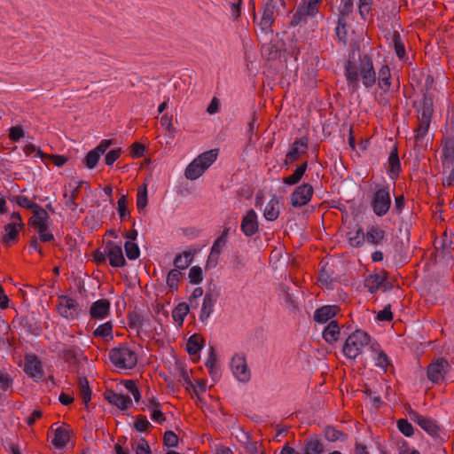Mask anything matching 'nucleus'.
<instances>
[{"label":"nucleus","instance_id":"1","mask_svg":"<svg viewBox=\"0 0 454 454\" xmlns=\"http://www.w3.org/2000/svg\"><path fill=\"white\" fill-rule=\"evenodd\" d=\"M344 75L348 85L356 88L361 81L364 88L371 89L376 84L377 73L371 56L364 54L359 57L358 64L348 60L345 62Z\"/></svg>","mask_w":454,"mask_h":454},{"label":"nucleus","instance_id":"59","mask_svg":"<svg viewBox=\"0 0 454 454\" xmlns=\"http://www.w3.org/2000/svg\"><path fill=\"white\" fill-rule=\"evenodd\" d=\"M123 385L125 388L131 393L136 402H138L141 399L140 390L137 388V384L132 380H126L123 381Z\"/></svg>","mask_w":454,"mask_h":454},{"label":"nucleus","instance_id":"12","mask_svg":"<svg viewBox=\"0 0 454 454\" xmlns=\"http://www.w3.org/2000/svg\"><path fill=\"white\" fill-rule=\"evenodd\" d=\"M408 416L411 421L418 424L429 435L437 436L439 434L440 428L434 419L425 417L412 409H409Z\"/></svg>","mask_w":454,"mask_h":454},{"label":"nucleus","instance_id":"14","mask_svg":"<svg viewBox=\"0 0 454 454\" xmlns=\"http://www.w3.org/2000/svg\"><path fill=\"white\" fill-rule=\"evenodd\" d=\"M309 140L306 137H301L294 140L291 145L289 152L286 155L283 165L288 167L293 162L298 160L301 154L306 153L308 150Z\"/></svg>","mask_w":454,"mask_h":454},{"label":"nucleus","instance_id":"52","mask_svg":"<svg viewBox=\"0 0 454 454\" xmlns=\"http://www.w3.org/2000/svg\"><path fill=\"white\" fill-rule=\"evenodd\" d=\"M442 184L444 186H451L454 184V164H442Z\"/></svg>","mask_w":454,"mask_h":454},{"label":"nucleus","instance_id":"57","mask_svg":"<svg viewBox=\"0 0 454 454\" xmlns=\"http://www.w3.org/2000/svg\"><path fill=\"white\" fill-rule=\"evenodd\" d=\"M190 283L198 285L203 280L202 270L200 266H192L189 270L188 275Z\"/></svg>","mask_w":454,"mask_h":454},{"label":"nucleus","instance_id":"39","mask_svg":"<svg viewBox=\"0 0 454 454\" xmlns=\"http://www.w3.org/2000/svg\"><path fill=\"white\" fill-rule=\"evenodd\" d=\"M190 304L186 302L178 303L172 311V317L180 326L183 325L185 317L190 311Z\"/></svg>","mask_w":454,"mask_h":454},{"label":"nucleus","instance_id":"33","mask_svg":"<svg viewBox=\"0 0 454 454\" xmlns=\"http://www.w3.org/2000/svg\"><path fill=\"white\" fill-rule=\"evenodd\" d=\"M383 280H386L385 274H370L364 279V287L370 294H374L381 288Z\"/></svg>","mask_w":454,"mask_h":454},{"label":"nucleus","instance_id":"6","mask_svg":"<svg viewBox=\"0 0 454 454\" xmlns=\"http://www.w3.org/2000/svg\"><path fill=\"white\" fill-rule=\"evenodd\" d=\"M322 0H301L291 19V25L298 26L306 23L309 17H314L318 12Z\"/></svg>","mask_w":454,"mask_h":454},{"label":"nucleus","instance_id":"60","mask_svg":"<svg viewBox=\"0 0 454 454\" xmlns=\"http://www.w3.org/2000/svg\"><path fill=\"white\" fill-rule=\"evenodd\" d=\"M121 153V148L117 147L107 152L105 157V162L107 166H113L114 163L119 159Z\"/></svg>","mask_w":454,"mask_h":454},{"label":"nucleus","instance_id":"23","mask_svg":"<svg viewBox=\"0 0 454 454\" xmlns=\"http://www.w3.org/2000/svg\"><path fill=\"white\" fill-rule=\"evenodd\" d=\"M111 303L107 299H99L94 301L90 308L91 318L103 320L110 314Z\"/></svg>","mask_w":454,"mask_h":454},{"label":"nucleus","instance_id":"31","mask_svg":"<svg viewBox=\"0 0 454 454\" xmlns=\"http://www.w3.org/2000/svg\"><path fill=\"white\" fill-rule=\"evenodd\" d=\"M227 241L219 237L214 241L207 257V265L211 264L212 266H215L218 263L220 255L223 253Z\"/></svg>","mask_w":454,"mask_h":454},{"label":"nucleus","instance_id":"48","mask_svg":"<svg viewBox=\"0 0 454 454\" xmlns=\"http://www.w3.org/2000/svg\"><path fill=\"white\" fill-rule=\"evenodd\" d=\"M180 275L181 271L177 269H173L168 273L166 283L171 291H176L178 289Z\"/></svg>","mask_w":454,"mask_h":454},{"label":"nucleus","instance_id":"5","mask_svg":"<svg viewBox=\"0 0 454 454\" xmlns=\"http://www.w3.org/2000/svg\"><path fill=\"white\" fill-rule=\"evenodd\" d=\"M433 114V99L430 97L424 95L417 111V117L419 121L418 128L415 130V142L417 145L423 143L424 138L428 132Z\"/></svg>","mask_w":454,"mask_h":454},{"label":"nucleus","instance_id":"24","mask_svg":"<svg viewBox=\"0 0 454 454\" xmlns=\"http://www.w3.org/2000/svg\"><path fill=\"white\" fill-rule=\"evenodd\" d=\"M82 185H86L87 189L90 188V185L88 183H86L84 181H78V182H75V185H74V186H71V184H69V186L71 187L70 192H66L63 194V197L65 200V201H64L65 206L72 211H75L78 207V204L75 202V200L77 199V197L79 195L80 188Z\"/></svg>","mask_w":454,"mask_h":454},{"label":"nucleus","instance_id":"45","mask_svg":"<svg viewBox=\"0 0 454 454\" xmlns=\"http://www.w3.org/2000/svg\"><path fill=\"white\" fill-rule=\"evenodd\" d=\"M349 20H343V18L337 19V26L335 27V33L338 39L344 43L348 40V23Z\"/></svg>","mask_w":454,"mask_h":454},{"label":"nucleus","instance_id":"18","mask_svg":"<svg viewBox=\"0 0 454 454\" xmlns=\"http://www.w3.org/2000/svg\"><path fill=\"white\" fill-rule=\"evenodd\" d=\"M218 294L207 292L203 297L202 306L200 309L199 318L201 323L206 325L214 312V307L217 301Z\"/></svg>","mask_w":454,"mask_h":454},{"label":"nucleus","instance_id":"62","mask_svg":"<svg viewBox=\"0 0 454 454\" xmlns=\"http://www.w3.org/2000/svg\"><path fill=\"white\" fill-rule=\"evenodd\" d=\"M163 443L168 447H176L178 443V436L171 430L164 433Z\"/></svg>","mask_w":454,"mask_h":454},{"label":"nucleus","instance_id":"50","mask_svg":"<svg viewBox=\"0 0 454 454\" xmlns=\"http://www.w3.org/2000/svg\"><path fill=\"white\" fill-rule=\"evenodd\" d=\"M112 333H113V324L112 322H106L104 324L99 325L93 332V335L95 337H100V338H106L111 337L112 338Z\"/></svg>","mask_w":454,"mask_h":454},{"label":"nucleus","instance_id":"42","mask_svg":"<svg viewBox=\"0 0 454 454\" xmlns=\"http://www.w3.org/2000/svg\"><path fill=\"white\" fill-rule=\"evenodd\" d=\"M204 340L200 334H193L187 340L186 351L190 355H196L202 348V343Z\"/></svg>","mask_w":454,"mask_h":454},{"label":"nucleus","instance_id":"51","mask_svg":"<svg viewBox=\"0 0 454 454\" xmlns=\"http://www.w3.org/2000/svg\"><path fill=\"white\" fill-rule=\"evenodd\" d=\"M372 4L373 0L358 1V12L362 20H366L369 15L372 14Z\"/></svg>","mask_w":454,"mask_h":454},{"label":"nucleus","instance_id":"9","mask_svg":"<svg viewBox=\"0 0 454 454\" xmlns=\"http://www.w3.org/2000/svg\"><path fill=\"white\" fill-rule=\"evenodd\" d=\"M57 310L62 317L67 320H74L79 317L81 309L75 299L67 295H62L59 297Z\"/></svg>","mask_w":454,"mask_h":454},{"label":"nucleus","instance_id":"58","mask_svg":"<svg viewBox=\"0 0 454 454\" xmlns=\"http://www.w3.org/2000/svg\"><path fill=\"white\" fill-rule=\"evenodd\" d=\"M397 427L399 431L407 437H410L414 434L413 427L407 419H399L397 422Z\"/></svg>","mask_w":454,"mask_h":454},{"label":"nucleus","instance_id":"35","mask_svg":"<svg viewBox=\"0 0 454 454\" xmlns=\"http://www.w3.org/2000/svg\"><path fill=\"white\" fill-rule=\"evenodd\" d=\"M301 451L303 454H323L324 445L317 436L305 440Z\"/></svg>","mask_w":454,"mask_h":454},{"label":"nucleus","instance_id":"26","mask_svg":"<svg viewBox=\"0 0 454 454\" xmlns=\"http://www.w3.org/2000/svg\"><path fill=\"white\" fill-rule=\"evenodd\" d=\"M341 332L337 320H332L324 328L322 337L326 343L333 345L340 339Z\"/></svg>","mask_w":454,"mask_h":454},{"label":"nucleus","instance_id":"10","mask_svg":"<svg viewBox=\"0 0 454 454\" xmlns=\"http://www.w3.org/2000/svg\"><path fill=\"white\" fill-rule=\"evenodd\" d=\"M231 370L239 382L247 383L251 379V372L247 366L246 356L242 354H236L232 356Z\"/></svg>","mask_w":454,"mask_h":454},{"label":"nucleus","instance_id":"30","mask_svg":"<svg viewBox=\"0 0 454 454\" xmlns=\"http://www.w3.org/2000/svg\"><path fill=\"white\" fill-rule=\"evenodd\" d=\"M376 82L382 91L387 92L390 90L392 84L391 71L387 65L384 64L379 69Z\"/></svg>","mask_w":454,"mask_h":454},{"label":"nucleus","instance_id":"7","mask_svg":"<svg viewBox=\"0 0 454 454\" xmlns=\"http://www.w3.org/2000/svg\"><path fill=\"white\" fill-rule=\"evenodd\" d=\"M285 5L284 0H267L263 6L262 15L259 22L260 28L264 33L271 32L275 16L279 12V7Z\"/></svg>","mask_w":454,"mask_h":454},{"label":"nucleus","instance_id":"19","mask_svg":"<svg viewBox=\"0 0 454 454\" xmlns=\"http://www.w3.org/2000/svg\"><path fill=\"white\" fill-rule=\"evenodd\" d=\"M340 311L337 305H324L314 311L313 320L317 324H326L327 322L334 320L333 317Z\"/></svg>","mask_w":454,"mask_h":454},{"label":"nucleus","instance_id":"25","mask_svg":"<svg viewBox=\"0 0 454 454\" xmlns=\"http://www.w3.org/2000/svg\"><path fill=\"white\" fill-rule=\"evenodd\" d=\"M60 353L65 362L70 364H78L83 358L82 349L79 347L74 345H63L60 349Z\"/></svg>","mask_w":454,"mask_h":454},{"label":"nucleus","instance_id":"37","mask_svg":"<svg viewBox=\"0 0 454 454\" xmlns=\"http://www.w3.org/2000/svg\"><path fill=\"white\" fill-rule=\"evenodd\" d=\"M206 170L195 158L188 164L184 170V176L189 180H196L200 177Z\"/></svg>","mask_w":454,"mask_h":454},{"label":"nucleus","instance_id":"53","mask_svg":"<svg viewBox=\"0 0 454 454\" xmlns=\"http://www.w3.org/2000/svg\"><path fill=\"white\" fill-rule=\"evenodd\" d=\"M124 249L128 259L136 260L140 256V248L135 242L126 241Z\"/></svg>","mask_w":454,"mask_h":454},{"label":"nucleus","instance_id":"20","mask_svg":"<svg viewBox=\"0 0 454 454\" xmlns=\"http://www.w3.org/2000/svg\"><path fill=\"white\" fill-rule=\"evenodd\" d=\"M50 223V216L46 209L39 205L37 208L33 210V215L28 220V224L35 228L36 231H43V228H48Z\"/></svg>","mask_w":454,"mask_h":454},{"label":"nucleus","instance_id":"46","mask_svg":"<svg viewBox=\"0 0 454 454\" xmlns=\"http://www.w3.org/2000/svg\"><path fill=\"white\" fill-rule=\"evenodd\" d=\"M348 239L349 244L354 247H360L365 241V234L361 229L356 231H350L348 233Z\"/></svg>","mask_w":454,"mask_h":454},{"label":"nucleus","instance_id":"36","mask_svg":"<svg viewBox=\"0 0 454 454\" xmlns=\"http://www.w3.org/2000/svg\"><path fill=\"white\" fill-rule=\"evenodd\" d=\"M22 228L23 227H20L15 224H12V223L5 224L4 230V235H3V243L6 247H9L12 243L18 241L19 233Z\"/></svg>","mask_w":454,"mask_h":454},{"label":"nucleus","instance_id":"54","mask_svg":"<svg viewBox=\"0 0 454 454\" xmlns=\"http://www.w3.org/2000/svg\"><path fill=\"white\" fill-rule=\"evenodd\" d=\"M117 212L121 221L126 220L130 215L127 207V199L124 194H122L117 201Z\"/></svg>","mask_w":454,"mask_h":454},{"label":"nucleus","instance_id":"28","mask_svg":"<svg viewBox=\"0 0 454 454\" xmlns=\"http://www.w3.org/2000/svg\"><path fill=\"white\" fill-rule=\"evenodd\" d=\"M387 161H388V165H389V169H388L389 177H390V179L395 181L398 178L399 174L402 170L401 162H400V159L398 156V151H397L396 146H394L392 148V150L389 153Z\"/></svg>","mask_w":454,"mask_h":454},{"label":"nucleus","instance_id":"29","mask_svg":"<svg viewBox=\"0 0 454 454\" xmlns=\"http://www.w3.org/2000/svg\"><path fill=\"white\" fill-rule=\"evenodd\" d=\"M386 238V231L377 225H370L367 227L365 233V240L373 245L379 246L382 244Z\"/></svg>","mask_w":454,"mask_h":454},{"label":"nucleus","instance_id":"41","mask_svg":"<svg viewBox=\"0 0 454 454\" xmlns=\"http://www.w3.org/2000/svg\"><path fill=\"white\" fill-rule=\"evenodd\" d=\"M356 0H340L338 7V18L350 20L354 12V3Z\"/></svg>","mask_w":454,"mask_h":454},{"label":"nucleus","instance_id":"55","mask_svg":"<svg viewBox=\"0 0 454 454\" xmlns=\"http://www.w3.org/2000/svg\"><path fill=\"white\" fill-rule=\"evenodd\" d=\"M12 200L15 202L19 207L27 209H31L32 211L37 208L38 206V204L29 200L28 198L22 195H16L12 198Z\"/></svg>","mask_w":454,"mask_h":454},{"label":"nucleus","instance_id":"64","mask_svg":"<svg viewBox=\"0 0 454 454\" xmlns=\"http://www.w3.org/2000/svg\"><path fill=\"white\" fill-rule=\"evenodd\" d=\"M136 454H152L148 442L143 437L137 442Z\"/></svg>","mask_w":454,"mask_h":454},{"label":"nucleus","instance_id":"38","mask_svg":"<svg viewBox=\"0 0 454 454\" xmlns=\"http://www.w3.org/2000/svg\"><path fill=\"white\" fill-rule=\"evenodd\" d=\"M69 437L70 434L67 429L63 427H58L55 430L54 437L51 440V443L54 445L55 448L62 449L66 447V445L67 444Z\"/></svg>","mask_w":454,"mask_h":454},{"label":"nucleus","instance_id":"47","mask_svg":"<svg viewBox=\"0 0 454 454\" xmlns=\"http://www.w3.org/2000/svg\"><path fill=\"white\" fill-rule=\"evenodd\" d=\"M147 200V184H143L137 189V207L138 211H142L146 207Z\"/></svg>","mask_w":454,"mask_h":454},{"label":"nucleus","instance_id":"16","mask_svg":"<svg viewBox=\"0 0 454 454\" xmlns=\"http://www.w3.org/2000/svg\"><path fill=\"white\" fill-rule=\"evenodd\" d=\"M112 143L113 140L111 139H104L99 143V145L97 147L90 150L85 157V166L90 169L94 168L97 166L100 156L106 153V151L110 147Z\"/></svg>","mask_w":454,"mask_h":454},{"label":"nucleus","instance_id":"21","mask_svg":"<svg viewBox=\"0 0 454 454\" xmlns=\"http://www.w3.org/2000/svg\"><path fill=\"white\" fill-rule=\"evenodd\" d=\"M104 397L109 403L121 411L127 410L131 404L129 395L117 393L112 389H107L104 394Z\"/></svg>","mask_w":454,"mask_h":454},{"label":"nucleus","instance_id":"61","mask_svg":"<svg viewBox=\"0 0 454 454\" xmlns=\"http://www.w3.org/2000/svg\"><path fill=\"white\" fill-rule=\"evenodd\" d=\"M25 136V131L21 126H12L9 129V138L12 142H18Z\"/></svg>","mask_w":454,"mask_h":454},{"label":"nucleus","instance_id":"11","mask_svg":"<svg viewBox=\"0 0 454 454\" xmlns=\"http://www.w3.org/2000/svg\"><path fill=\"white\" fill-rule=\"evenodd\" d=\"M313 193V186L309 183H304L296 186L291 193L290 203L294 207H301L311 200Z\"/></svg>","mask_w":454,"mask_h":454},{"label":"nucleus","instance_id":"8","mask_svg":"<svg viewBox=\"0 0 454 454\" xmlns=\"http://www.w3.org/2000/svg\"><path fill=\"white\" fill-rule=\"evenodd\" d=\"M450 370V364L445 358H438L432 361L427 368V379L434 383L439 384L445 379L446 374Z\"/></svg>","mask_w":454,"mask_h":454},{"label":"nucleus","instance_id":"49","mask_svg":"<svg viewBox=\"0 0 454 454\" xmlns=\"http://www.w3.org/2000/svg\"><path fill=\"white\" fill-rule=\"evenodd\" d=\"M392 43L394 50L397 57L402 59L405 57V48L402 42L401 35L398 32H395L392 35Z\"/></svg>","mask_w":454,"mask_h":454},{"label":"nucleus","instance_id":"3","mask_svg":"<svg viewBox=\"0 0 454 454\" xmlns=\"http://www.w3.org/2000/svg\"><path fill=\"white\" fill-rule=\"evenodd\" d=\"M372 342L371 336L366 332L360 329L356 330L347 337L342 347L343 355L346 358L355 361L363 353L365 347L369 346L371 349Z\"/></svg>","mask_w":454,"mask_h":454},{"label":"nucleus","instance_id":"17","mask_svg":"<svg viewBox=\"0 0 454 454\" xmlns=\"http://www.w3.org/2000/svg\"><path fill=\"white\" fill-rule=\"evenodd\" d=\"M106 254L109 260V264L114 268H121L126 264V260L123 256L122 248L113 241L106 243Z\"/></svg>","mask_w":454,"mask_h":454},{"label":"nucleus","instance_id":"32","mask_svg":"<svg viewBox=\"0 0 454 454\" xmlns=\"http://www.w3.org/2000/svg\"><path fill=\"white\" fill-rule=\"evenodd\" d=\"M307 168L308 162H302L296 167L292 175L283 177V184L288 186L298 184L305 175Z\"/></svg>","mask_w":454,"mask_h":454},{"label":"nucleus","instance_id":"44","mask_svg":"<svg viewBox=\"0 0 454 454\" xmlns=\"http://www.w3.org/2000/svg\"><path fill=\"white\" fill-rule=\"evenodd\" d=\"M78 387L82 399V403L87 405L91 400V389L86 377H79Z\"/></svg>","mask_w":454,"mask_h":454},{"label":"nucleus","instance_id":"22","mask_svg":"<svg viewBox=\"0 0 454 454\" xmlns=\"http://www.w3.org/2000/svg\"><path fill=\"white\" fill-rule=\"evenodd\" d=\"M370 350L374 361V365L381 369L384 372H387V367L391 365V362L387 355L382 349H380L377 341H373L371 344Z\"/></svg>","mask_w":454,"mask_h":454},{"label":"nucleus","instance_id":"43","mask_svg":"<svg viewBox=\"0 0 454 454\" xmlns=\"http://www.w3.org/2000/svg\"><path fill=\"white\" fill-rule=\"evenodd\" d=\"M192 261V254L185 251L176 256L174 259V269H177L180 271L187 269Z\"/></svg>","mask_w":454,"mask_h":454},{"label":"nucleus","instance_id":"34","mask_svg":"<svg viewBox=\"0 0 454 454\" xmlns=\"http://www.w3.org/2000/svg\"><path fill=\"white\" fill-rule=\"evenodd\" d=\"M278 215L279 201L278 197L273 195L265 206L263 216L267 221L273 222L278 219Z\"/></svg>","mask_w":454,"mask_h":454},{"label":"nucleus","instance_id":"13","mask_svg":"<svg viewBox=\"0 0 454 454\" xmlns=\"http://www.w3.org/2000/svg\"><path fill=\"white\" fill-rule=\"evenodd\" d=\"M25 373L35 381H39L43 377V370L41 360L36 355H26L24 362Z\"/></svg>","mask_w":454,"mask_h":454},{"label":"nucleus","instance_id":"56","mask_svg":"<svg viewBox=\"0 0 454 454\" xmlns=\"http://www.w3.org/2000/svg\"><path fill=\"white\" fill-rule=\"evenodd\" d=\"M152 427L151 423L148 421L145 415H138L136 417L134 422V429L137 432L143 433Z\"/></svg>","mask_w":454,"mask_h":454},{"label":"nucleus","instance_id":"63","mask_svg":"<svg viewBox=\"0 0 454 454\" xmlns=\"http://www.w3.org/2000/svg\"><path fill=\"white\" fill-rule=\"evenodd\" d=\"M405 204H406L405 198L403 194L395 196V201H394V208H393L392 213L396 214L398 215H402L403 208L405 207Z\"/></svg>","mask_w":454,"mask_h":454},{"label":"nucleus","instance_id":"27","mask_svg":"<svg viewBox=\"0 0 454 454\" xmlns=\"http://www.w3.org/2000/svg\"><path fill=\"white\" fill-rule=\"evenodd\" d=\"M441 160L442 164H454V136L447 137L442 140Z\"/></svg>","mask_w":454,"mask_h":454},{"label":"nucleus","instance_id":"2","mask_svg":"<svg viewBox=\"0 0 454 454\" xmlns=\"http://www.w3.org/2000/svg\"><path fill=\"white\" fill-rule=\"evenodd\" d=\"M392 206L390 186L387 183L376 184L372 189L370 207L378 217L385 216Z\"/></svg>","mask_w":454,"mask_h":454},{"label":"nucleus","instance_id":"4","mask_svg":"<svg viewBox=\"0 0 454 454\" xmlns=\"http://www.w3.org/2000/svg\"><path fill=\"white\" fill-rule=\"evenodd\" d=\"M108 356L111 363L121 370L133 369L137 364V355L128 343H120L111 348Z\"/></svg>","mask_w":454,"mask_h":454},{"label":"nucleus","instance_id":"15","mask_svg":"<svg viewBox=\"0 0 454 454\" xmlns=\"http://www.w3.org/2000/svg\"><path fill=\"white\" fill-rule=\"evenodd\" d=\"M240 231L247 238H251L259 231L258 215L254 209H249L243 215Z\"/></svg>","mask_w":454,"mask_h":454},{"label":"nucleus","instance_id":"40","mask_svg":"<svg viewBox=\"0 0 454 454\" xmlns=\"http://www.w3.org/2000/svg\"><path fill=\"white\" fill-rule=\"evenodd\" d=\"M218 150L211 149L200 153L196 157L197 160L201 164L205 170H207L217 159Z\"/></svg>","mask_w":454,"mask_h":454}]
</instances>
